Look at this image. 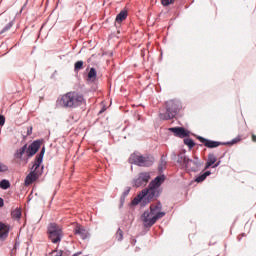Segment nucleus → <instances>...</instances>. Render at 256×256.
I'll use <instances>...</instances> for the list:
<instances>
[{
    "label": "nucleus",
    "mask_w": 256,
    "mask_h": 256,
    "mask_svg": "<svg viewBox=\"0 0 256 256\" xmlns=\"http://www.w3.org/2000/svg\"><path fill=\"white\" fill-rule=\"evenodd\" d=\"M3 205H5V202H4L3 198H0V207H3Z\"/></svg>",
    "instance_id": "nucleus-34"
},
{
    "label": "nucleus",
    "mask_w": 256,
    "mask_h": 256,
    "mask_svg": "<svg viewBox=\"0 0 256 256\" xmlns=\"http://www.w3.org/2000/svg\"><path fill=\"white\" fill-rule=\"evenodd\" d=\"M97 78V70L95 68H91L88 72V79H96Z\"/></svg>",
    "instance_id": "nucleus-22"
},
{
    "label": "nucleus",
    "mask_w": 256,
    "mask_h": 256,
    "mask_svg": "<svg viewBox=\"0 0 256 256\" xmlns=\"http://www.w3.org/2000/svg\"><path fill=\"white\" fill-rule=\"evenodd\" d=\"M7 166L4 165L3 163H0V173H5L7 171Z\"/></svg>",
    "instance_id": "nucleus-28"
},
{
    "label": "nucleus",
    "mask_w": 256,
    "mask_h": 256,
    "mask_svg": "<svg viewBox=\"0 0 256 256\" xmlns=\"http://www.w3.org/2000/svg\"><path fill=\"white\" fill-rule=\"evenodd\" d=\"M13 219H21V209L17 208L11 213Z\"/></svg>",
    "instance_id": "nucleus-21"
},
{
    "label": "nucleus",
    "mask_w": 256,
    "mask_h": 256,
    "mask_svg": "<svg viewBox=\"0 0 256 256\" xmlns=\"http://www.w3.org/2000/svg\"><path fill=\"white\" fill-rule=\"evenodd\" d=\"M130 161L134 165H138V167H151L155 162V159L149 154L141 155L134 153L130 156Z\"/></svg>",
    "instance_id": "nucleus-7"
},
{
    "label": "nucleus",
    "mask_w": 256,
    "mask_h": 256,
    "mask_svg": "<svg viewBox=\"0 0 256 256\" xmlns=\"http://www.w3.org/2000/svg\"><path fill=\"white\" fill-rule=\"evenodd\" d=\"M184 145H187L189 149H193L195 147V142L191 138L184 139Z\"/></svg>",
    "instance_id": "nucleus-19"
},
{
    "label": "nucleus",
    "mask_w": 256,
    "mask_h": 256,
    "mask_svg": "<svg viewBox=\"0 0 256 256\" xmlns=\"http://www.w3.org/2000/svg\"><path fill=\"white\" fill-rule=\"evenodd\" d=\"M9 237V226L0 223V239L1 241H5Z\"/></svg>",
    "instance_id": "nucleus-15"
},
{
    "label": "nucleus",
    "mask_w": 256,
    "mask_h": 256,
    "mask_svg": "<svg viewBox=\"0 0 256 256\" xmlns=\"http://www.w3.org/2000/svg\"><path fill=\"white\" fill-rule=\"evenodd\" d=\"M173 1H175V0H162L161 3H162V5H164V7H167V6L171 5L173 3Z\"/></svg>",
    "instance_id": "nucleus-27"
},
{
    "label": "nucleus",
    "mask_w": 256,
    "mask_h": 256,
    "mask_svg": "<svg viewBox=\"0 0 256 256\" xmlns=\"http://www.w3.org/2000/svg\"><path fill=\"white\" fill-rule=\"evenodd\" d=\"M59 105L66 109H75L85 105V97L76 91L67 92L60 98Z\"/></svg>",
    "instance_id": "nucleus-2"
},
{
    "label": "nucleus",
    "mask_w": 256,
    "mask_h": 256,
    "mask_svg": "<svg viewBox=\"0 0 256 256\" xmlns=\"http://www.w3.org/2000/svg\"><path fill=\"white\" fill-rule=\"evenodd\" d=\"M13 27V21L9 22L0 32V35H3V33H6V31H9Z\"/></svg>",
    "instance_id": "nucleus-24"
},
{
    "label": "nucleus",
    "mask_w": 256,
    "mask_h": 256,
    "mask_svg": "<svg viewBox=\"0 0 256 256\" xmlns=\"http://www.w3.org/2000/svg\"><path fill=\"white\" fill-rule=\"evenodd\" d=\"M199 167H201V162L199 161V157L194 156V159L188 158L184 169L186 171H192L193 173H197L199 171Z\"/></svg>",
    "instance_id": "nucleus-10"
},
{
    "label": "nucleus",
    "mask_w": 256,
    "mask_h": 256,
    "mask_svg": "<svg viewBox=\"0 0 256 256\" xmlns=\"http://www.w3.org/2000/svg\"><path fill=\"white\" fill-rule=\"evenodd\" d=\"M219 165H221V161L217 162L214 166H212V168L215 169L216 167H219Z\"/></svg>",
    "instance_id": "nucleus-33"
},
{
    "label": "nucleus",
    "mask_w": 256,
    "mask_h": 256,
    "mask_svg": "<svg viewBox=\"0 0 256 256\" xmlns=\"http://www.w3.org/2000/svg\"><path fill=\"white\" fill-rule=\"evenodd\" d=\"M181 110V101L179 100H169L166 102V112H161L159 118L162 121H169L173 119L177 113Z\"/></svg>",
    "instance_id": "nucleus-5"
},
{
    "label": "nucleus",
    "mask_w": 256,
    "mask_h": 256,
    "mask_svg": "<svg viewBox=\"0 0 256 256\" xmlns=\"http://www.w3.org/2000/svg\"><path fill=\"white\" fill-rule=\"evenodd\" d=\"M151 180V174L149 172H141L136 178L133 179V187H145Z\"/></svg>",
    "instance_id": "nucleus-9"
},
{
    "label": "nucleus",
    "mask_w": 256,
    "mask_h": 256,
    "mask_svg": "<svg viewBox=\"0 0 256 256\" xmlns=\"http://www.w3.org/2000/svg\"><path fill=\"white\" fill-rule=\"evenodd\" d=\"M163 181H165V176H157L154 180L149 183L148 188L143 189L132 201L133 205H139L141 201L143 203H151L153 199L159 197V187L163 185Z\"/></svg>",
    "instance_id": "nucleus-1"
},
{
    "label": "nucleus",
    "mask_w": 256,
    "mask_h": 256,
    "mask_svg": "<svg viewBox=\"0 0 256 256\" xmlns=\"http://www.w3.org/2000/svg\"><path fill=\"white\" fill-rule=\"evenodd\" d=\"M187 161H189V157L185 155V152H180L178 154L177 163L180 164L181 169H185Z\"/></svg>",
    "instance_id": "nucleus-14"
},
{
    "label": "nucleus",
    "mask_w": 256,
    "mask_h": 256,
    "mask_svg": "<svg viewBox=\"0 0 256 256\" xmlns=\"http://www.w3.org/2000/svg\"><path fill=\"white\" fill-rule=\"evenodd\" d=\"M45 156V147H43L38 156L34 161V164L31 167V172L26 176L25 185H31L34 181L39 179L41 175V171L39 167H41V163H43V157Z\"/></svg>",
    "instance_id": "nucleus-4"
},
{
    "label": "nucleus",
    "mask_w": 256,
    "mask_h": 256,
    "mask_svg": "<svg viewBox=\"0 0 256 256\" xmlns=\"http://www.w3.org/2000/svg\"><path fill=\"white\" fill-rule=\"evenodd\" d=\"M116 239L118 241H123V231L121 229H118L117 234H116Z\"/></svg>",
    "instance_id": "nucleus-25"
},
{
    "label": "nucleus",
    "mask_w": 256,
    "mask_h": 256,
    "mask_svg": "<svg viewBox=\"0 0 256 256\" xmlns=\"http://www.w3.org/2000/svg\"><path fill=\"white\" fill-rule=\"evenodd\" d=\"M79 255H81V252L75 253L72 256H79Z\"/></svg>",
    "instance_id": "nucleus-38"
},
{
    "label": "nucleus",
    "mask_w": 256,
    "mask_h": 256,
    "mask_svg": "<svg viewBox=\"0 0 256 256\" xmlns=\"http://www.w3.org/2000/svg\"><path fill=\"white\" fill-rule=\"evenodd\" d=\"M81 69H83V61L80 60L74 64V70L81 71Z\"/></svg>",
    "instance_id": "nucleus-23"
},
{
    "label": "nucleus",
    "mask_w": 256,
    "mask_h": 256,
    "mask_svg": "<svg viewBox=\"0 0 256 256\" xmlns=\"http://www.w3.org/2000/svg\"><path fill=\"white\" fill-rule=\"evenodd\" d=\"M169 131H171V133H174L176 137L183 138L189 136V133H187V130H185V128L183 127H172L169 128Z\"/></svg>",
    "instance_id": "nucleus-12"
},
{
    "label": "nucleus",
    "mask_w": 256,
    "mask_h": 256,
    "mask_svg": "<svg viewBox=\"0 0 256 256\" xmlns=\"http://www.w3.org/2000/svg\"><path fill=\"white\" fill-rule=\"evenodd\" d=\"M198 140L200 141V143H203L205 145V147H207L208 149H215V148L219 147V145H223V143H221L219 141L209 140V139L201 137V136L198 137Z\"/></svg>",
    "instance_id": "nucleus-11"
},
{
    "label": "nucleus",
    "mask_w": 256,
    "mask_h": 256,
    "mask_svg": "<svg viewBox=\"0 0 256 256\" xmlns=\"http://www.w3.org/2000/svg\"><path fill=\"white\" fill-rule=\"evenodd\" d=\"M0 125L3 126L5 125V116L0 115Z\"/></svg>",
    "instance_id": "nucleus-31"
},
{
    "label": "nucleus",
    "mask_w": 256,
    "mask_h": 256,
    "mask_svg": "<svg viewBox=\"0 0 256 256\" xmlns=\"http://www.w3.org/2000/svg\"><path fill=\"white\" fill-rule=\"evenodd\" d=\"M161 165H167V161H165V156L161 158Z\"/></svg>",
    "instance_id": "nucleus-32"
},
{
    "label": "nucleus",
    "mask_w": 256,
    "mask_h": 256,
    "mask_svg": "<svg viewBox=\"0 0 256 256\" xmlns=\"http://www.w3.org/2000/svg\"><path fill=\"white\" fill-rule=\"evenodd\" d=\"M33 133V128H30L27 132V135H31Z\"/></svg>",
    "instance_id": "nucleus-35"
},
{
    "label": "nucleus",
    "mask_w": 256,
    "mask_h": 256,
    "mask_svg": "<svg viewBox=\"0 0 256 256\" xmlns=\"http://www.w3.org/2000/svg\"><path fill=\"white\" fill-rule=\"evenodd\" d=\"M9 187H11V183L9 182V180H2L1 182H0V188L1 189H4V190H6V189H9Z\"/></svg>",
    "instance_id": "nucleus-20"
},
{
    "label": "nucleus",
    "mask_w": 256,
    "mask_h": 256,
    "mask_svg": "<svg viewBox=\"0 0 256 256\" xmlns=\"http://www.w3.org/2000/svg\"><path fill=\"white\" fill-rule=\"evenodd\" d=\"M252 141H253L254 143H256V135H255V134L252 135Z\"/></svg>",
    "instance_id": "nucleus-36"
},
{
    "label": "nucleus",
    "mask_w": 256,
    "mask_h": 256,
    "mask_svg": "<svg viewBox=\"0 0 256 256\" xmlns=\"http://www.w3.org/2000/svg\"><path fill=\"white\" fill-rule=\"evenodd\" d=\"M171 157H172V159H176L177 154H175V152H173L172 155H171Z\"/></svg>",
    "instance_id": "nucleus-37"
},
{
    "label": "nucleus",
    "mask_w": 256,
    "mask_h": 256,
    "mask_svg": "<svg viewBox=\"0 0 256 256\" xmlns=\"http://www.w3.org/2000/svg\"><path fill=\"white\" fill-rule=\"evenodd\" d=\"M214 163H217V157H215V154H209L205 169H209Z\"/></svg>",
    "instance_id": "nucleus-16"
},
{
    "label": "nucleus",
    "mask_w": 256,
    "mask_h": 256,
    "mask_svg": "<svg viewBox=\"0 0 256 256\" xmlns=\"http://www.w3.org/2000/svg\"><path fill=\"white\" fill-rule=\"evenodd\" d=\"M62 255H63V252L62 251H58V250H54L51 253V256H62Z\"/></svg>",
    "instance_id": "nucleus-29"
},
{
    "label": "nucleus",
    "mask_w": 256,
    "mask_h": 256,
    "mask_svg": "<svg viewBox=\"0 0 256 256\" xmlns=\"http://www.w3.org/2000/svg\"><path fill=\"white\" fill-rule=\"evenodd\" d=\"M127 19V11L122 10L117 16H116V23H122V21H125Z\"/></svg>",
    "instance_id": "nucleus-17"
},
{
    "label": "nucleus",
    "mask_w": 256,
    "mask_h": 256,
    "mask_svg": "<svg viewBox=\"0 0 256 256\" xmlns=\"http://www.w3.org/2000/svg\"><path fill=\"white\" fill-rule=\"evenodd\" d=\"M41 147V142L39 140L34 141L27 147V144H25L22 148L17 150L16 157L18 159H23V155H26V157H33L35 153L39 151V148Z\"/></svg>",
    "instance_id": "nucleus-6"
},
{
    "label": "nucleus",
    "mask_w": 256,
    "mask_h": 256,
    "mask_svg": "<svg viewBox=\"0 0 256 256\" xmlns=\"http://www.w3.org/2000/svg\"><path fill=\"white\" fill-rule=\"evenodd\" d=\"M74 234L81 237V239H86L89 236V231H87L85 227L77 224L74 228Z\"/></svg>",
    "instance_id": "nucleus-13"
},
{
    "label": "nucleus",
    "mask_w": 256,
    "mask_h": 256,
    "mask_svg": "<svg viewBox=\"0 0 256 256\" xmlns=\"http://www.w3.org/2000/svg\"><path fill=\"white\" fill-rule=\"evenodd\" d=\"M130 192H131V187H127L123 192V197H127V195H129Z\"/></svg>",
    "instance_id": "nucleus-30"
},
{
    "label": "nucleus",
    "mask_w": 256,
    "mask_h": 256,
    "mask_svg": "<svg viewBox=\"0 0 256 256\" xmlns=\"http://www.w3.org/2000/svg\"><path fill=\"white\" fill-rule=\"evenodd\" d=\"M162 205L158 203L156 206H151L150 211L146 210L142 215V221L145 227H153L158 219L165 217V212L161 211Z\"/></svg>",
    "instance_id": "nucleus-3"
},
{
    "label": "nucleus",
    "mask_w": 256,
    "mask_h": 256,
    "mask_svg": "<svg viewBox=\"0 0 256 256\" xmlns=\"http://www.w3.org/2000/svg\"><path fill=\"white\" fill-rule=\"evenodd\" d=\"M209 175H211V171H206L205 173L196 178V183H202V181H205V179H207Z\"/></svg>",
    "instance_id": "nucleus-18"
},
{
    "label": "nucleus",
    "mask_w": 256,
    "mask_h": 256,
    "mask_svg": "<svg viewBox=\"0 0 256 256\" xmlns=\"http://www.w3.org/2000/svg\"><path fill=\"white\" fill-rule=\"evenodd\" d=\"M48 237L52 243H61L63 228L57 223H50L48 225Z\"/></svg>",
    "instance_id": "nucleus-8"
},
{
    "label": "nucleus",
    "mask_w": 256,
    "mask_h": 256,
    "mask_svg": "<svg viewBox=\"0 0 256 256\" xmlns=\"http://www.w3.org/2000/svg\"><path fill=\"white\" fill-rule=\"evenodd\" d=\"M241 141L240 137L234 138L231 142L223 143V145H235V143H239Z\"/></svg>",
    "instance_id": "nucleus-26"
}]
</instances>
